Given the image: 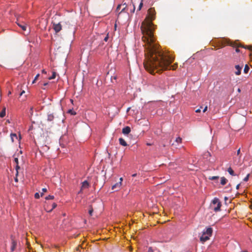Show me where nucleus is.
Returning <instances> with one entry per match:
<instances>
[{"mask_svg": "<svg viewBox=\"0 0 252 252\" xmlns=\"http://www.w3.org/2000/svg\"><path fill=\"white\" fill-rule=\"evenodd\" d=\"M145 68L151 74L161 73L163 70H175L177 63L171 65L174 58L168 54L164 53L156 43L145 48Z\"/></svg>", "mask_w": 252, "mask_h": 252, "instance_id": "1", "label": "nucleus"}, {"mask_svg": "<svg viewBox=\"0 0 252 252\" xmlns=\"http://www.w3.org/2000/svg\"><path fill=\"white\" fill-rule=\"evenodd\" d=\"M148 17L142 22L141 26L143 35L142 39L145 43V48L157 43L154 34L156 26L152 23V21L155 19L156 12L154 8H150L148 10Z\"/></svg>", "mask_w": 252, "mask_h": 252, "instance_id": "2", "label": "nucleus"}, {"mask_svg": "<svg viewBox=\"0 0 252 252\" xmlns=\"http://www.w3.org/2000/svg\"><path fill=\"white\" fill-rule=\"evenodd\" d=\"M212 204L214 205H216V206L214 207V210L215 212H218L220 210V207L221 206V202L220 201L218 198H215L212 201Z\"/></svg>", "mask_w": 252, "mask_h": 252, "instance_id": "3", "label": "nucleus"}, {"mask_svg": "<svg viewBox=\"0 0 252 252\" xmlns=\"http://www.w3.org/2000/svg\"><path fill=\"white\" fill-rule=\"evenodd\" d=\"M213 233V229L212 227H209L207 228L206 229L204 230L203 231L202 234L204 235H208L210 237L211 236Z\"/></svg>", "mask_w": 252, "mask_h": 252, "instance_id": "4", "label": "nucleus"}, {"mask_svg": "<svg viewBox=\"0 0 252 252\" xmlns=\"http://www.w3.org/2000/svg\"><path fill=\"white\" fill-rule=\"evenodd\" d=\"M53 29L56 32H58L62 30V26L60 23L55 24L54 23Z\"/></svg>", "mask_w": 252, "mask_h": 252, "instance_id": "5", "label": "nucleus"}, {"mask_svg": "<svg viewBox=\"0 0 252 252\" xmlns=\"http://www.w3.org/2000/svg\"><path fill=\"white\" fill-rule=\"evenodd\" d=\"M122 185V183H121V182L117 183L112 186V189L116 191L119 190L120 189Z\"/></svg>", "mask_w": 252, "mask_h": 252, "instance_id": "6", "label": "nucleus"}, {"mask_svg": "<svg viewBox=\"0 0 252 252\" xmlns=\"http://www.w3.org/2000/svg\"><path fill=\"white\" fill-rule=\"evenodd\" d=\"M16 246H17V242H16V241L15 240L13 239H12V240H11V248H10L11 252H13V251H15V249L16 248Z\"/></svg>", "mask_w": 252, "mask_h": 252, "instance_id": "7", "label": "nucleus"}, {"mask_svg": "<svg viewBox=\"0 0 252 252\" xmlns=\"http://www.w3.org/2000/svg\"><path fill=\"white\" fill-rule=\"evenodd\" d=\"M89 186H90L89 183L87 181H84L82 183V186H81V189L79 192H80L81 191V190L84 189L89 188Z\"/></svg>", "mask_w": 252, "mask_h": 252, "instance_id": "8", "label": "nucleus"}, {"mask_svg": "<svg viewBox=\"0 0 252 252\" xmlns=\"http://www.w3.org/2000/svg\"><path fill=\"white\" fill-rule=\"evenodd\" d=\"M228 44L230 46H232V47H236L237 48H236V49L235 50V51L236 52H237V53L240 52V50H239V49L238 48L239 47H242L241 45H237V44L233 43L232 42H229L228 43Z\"/></svg>", "mask_w": 252, "mask_h": 252, "instance_id": "9", "label": "nucleus"}, {"mask_svg": "<svg viewBox=\"0 0 252 252\" xmlns=\"http://www.w3.org/2000/svg\"><path fill=\"white\" fill-rule=\"evenodd\" d=\"M235 68L236 70V71L235 72V74L236 75H239L241 74L242 67L240 66L239 65H236L235 66Z\"/></svg>", "mask_w": 252, "mask_h": 252, "instance_id": "10", "label": "nucleus"}, {"mask_svg": "<svg viewBox=\"0 0 252 252\" xmlns=\"http://www.w3.org/2000/svg\"><path fill=\"white\" fill-rule=\"evenodd\" d=\"M131 129L129 126H126L122 129V132L124 134H128L130 132Z\"/></svg>", "mask_w": 252, "mask_h": 252, "instance_id": "11", "label": "nucleus"}, {"mask_svg": "<svg viewBox=\"0 0 252 252\" xmlns=\"http://www.w3.org/2000/svg\"><path fill=\"white\" fill-rule=\"evenodd\" d=\"M210 237L208 235H204L202 234V236L200 238V240L201 242L203 243V242H205L206 241L208 240L209 239Z\"/></svg>", "mask_w": 252, "mask_h": 252, "instance_id": "12", "label": "nucleus"}, {"mask_svg": "<svg viewBox=\"0 0 252 252\" xmlns=\"http://www.w3.org/2000/svg\"><path fill=\"white\" fill-rule=\"evenodd\" d=\"M122 6H124V7L122 8V9L121 10V11L120 12H119V13L118 14V17H119L120 14L122 12H127V9H126V8H127V5L126 4V3L122 4Z\"/></svg>", "mask_w": 252, "mask_h": 252, "instance_id": "13", "label": "nucleus"}, {"mask_svg": "<svg viewBox=\"0 0 252 252\" xmlns=\"http://www.w3.org/2000/svg\"><path fill=\"white\" fill-rule=\"evenodd\" d=\"M17 25L22 29L23 31H26L27 29V25L25 23L20 24L17 23Z\"/></svg>", "mask_w": 252, "mask_h": 252, "instance_id": "14", "label": "nucleus"}, {"mask_svg": "<svg viewBox=\"0 0 252 252\" xmlns=\"http://www.w3.org/2000/svg\"><path fill=\"white\" fill-rule=\"evenodd\" d=\"M119 143L120 144L123 146H127V143L126 142V141L122 138H120L119 139Z\"/></svg>", "mask_w": 252, "mask_h": 252, "instance_id": "15", "label": "nucleus"}, {"mask_svg": "<svg viewBox=\"0 0 252 252\" xmlns=\"http://www.w3.org/2000/svg\"><path fill=\"white\" fill-rule=\"evenodd\" d=\"M54 119V116L52 114H48L47 116V121L52 122Z\"/></svg>", "mask_w": 252, "mask_h": 252, "instance_id": "16", "label": "nucleus"}, {"mask_svg": "<svg viewBox=\"0 0 252 252\" xmlns=\"http://www.w3.org/2000/svg\"><path fill=\"white\" fill-rule=\"evenodd\" d=\"M11 140L12 142H14L16 139H17V136L15 133H11L10 135Z\"/></svg>", "mask_w": 252, "mask_h": 252, "instance_id": "17", "label": "nucleus"}, {"mask_svg": "<svg viewBox=\"0 0 252 252\" xmlns=\"http://www.w3.org/2000/svg\"><path fill=\"white\" fill-rule=\"evenodd\" d=\"M227 180L224 177H222L221 178L220 184L222 185H225L227 183Z\"/></svg>", "mask_w": 252, "mask_h": 252, "instance_id": "18", "label": "nucleus"}, {"mask_svg": "<svg viewBox=\"0 0 252 252\" xmlns=\"http://www.w3.org/2000/svg\"><path fill=\"white\" fill-rule=\"evenodd\" d=\"M6 108L4 107L0 113V117L3 118L5 116Z\"/></svg>", "mask_w": 252, "mask_h": 252, "instance_id": "19", "label": "nucleus"}, {"mask_svg": "<svg viewBox=\"0 0 252 252\" xmlns=\"http://www.w3.org/2000/svg\"><path fill=\"white\" fill-rule=\"evenodd\" d=\"M228 172L232 176H235L236 174H235L234 171L231 167H229L227 169Z\"/></svg>", "mask_w": 252, "mask_h": 252, "instance_id": "20", "label": "nucleus"}, {"mask_svg": "<svg viewBox=\"0 0 252 252\" xmlns=\"http://www.w3.org/2000/svg\"><path fill=\"white\" fill-rule=\"evenodd\" d=\"M93 211H94V209H93L92 205H90L89 206V214L90 216H92L93 215Z\"/></svg>", "mask_w": 252, "mask_h": 252, "instance_id": "21", "label": "nucleus"}, {"mask_svg": "<svg viewBox=\"0 0 252 252\" xmlns=\"http://www.w3.org/2000/svg\"><path fill=\"white\" fill-rule=\"evenodd\" d=\"M249 67L248 66V65L246 64L245 66V67H244V72L245 73H247L249 70Z\"/></svg>", "mask_w": 252, "mask_h": 252, "instance_id": "22", "label": "nucleus"}, {"mask_svg": "<svg viewBox=\"0 0 252 252\" xmlns=\"http://www.w3.org/2000/svg\"><path fill=\"white\" fill-rule=\"evenodd\" d=\"M56 73L54 71L52 72V75L49 78V80L54 79L56 78Z\"/></svg>", "mask_w": 252, "mask_h": 252, "instance_id": "23", "label": "nucleus"}, {"mask_svg": "<svg viewBox=\"0 0 252 252\" xmlns=\"http://www.w3.org/2000/svg\"><path fill=\"white\" fill-rule=\"evenodd\" d=\"M219 178V176H211L209 177V179L210 180H215Z\"/></svg>", "mask_w": 252, "mask_h": 252, "instance_id": "24", "label": "nucleus"}, {"mask_svg": "<svg viewBox=\"0 0 252 252\" xmlns=\"http://www.w3.org/2000/svg\"><path fill=\"white\" fill-rule=\"evenodd\" d=\"M54 198V196L53 195H49L47 197H46L45 199L46 200H52Z\"/></svg>", "mask_w": 252, "mask_h": 252, "instance_id": "25", "label": "nucleus"}, {"mask_svg": "<svg viewBox=\"0 0 252 252\" xmlns=\"http://www.w3.org/2000/svg\"><path fill=\"white\" fill-rule=\"evenodd\" d=\"M176 142L178 143H181L182 142V138L180 137H177L176 139Z\"/></svg>", "mask_w": 252, "mask_h": 252, "instance_id": "26", "label": "nucleus"}, {"mask_svg": "<svg viewBox=\"0 0 252 252\" xmlns=\"http://www.w3.org/2000/svg\"><path fill=\"white\" fill-rule=\"evenodd\" d=\"M20 169V166H19L18 164H16V176H17L18 174V170Z\"/></svg>", "mask_w": 252, "mask_h": 252, "instance_id": "27", "label": "nucleus"}, {"mask_svg": "<svg viewBox=\"0 0 252 252\" xmlns=\"http://www.w3.org/2000/svg\"><path fill=\"white\" fill-rule=\"evenodd\" d=\"M39 74H37L35 76V78H34V80H33V81H32V84H34V83L35 82L36 80L38 79V77H39Z\"/></svg>", "mask_w": 252, "mask_h": 252, "instance_id": "28", "label": "nucleus"}, {"mask_svg": "<svg viewBox=\"0 0 252 252\" xmlns=\"http://www.w3.org/2000/svg\"><path fill=\"white\" fill-rule=\"evenodd\" d=\"M122 6V4H119L117 8H116V12L119 13V11L120 10L121 6Z\"/></svg>", "mask_w": 252, "mask_h": 252, "instance_id": "29", "label": "nucleus"}, {"mask_svg": "<svg viewBox=\"0 0 252 252\" xmlns=\"http://www.w3.org/2000/svg\"><path fill=\"white\" fill-rule=\"evenodd\" d=\"M42 192H41V196H42L43 195L44 192H46L47 191V189L46 188H43L42 189Z\"/></svg>", "mask_w": 252, "mask_h": 252, "instance_id": "30", "label": "nucleus"}, {"mask_svg": "<svg viewBox=\"0 0 252 252\" xmlns=\"http://www.w3.org/2000/svg\"><path fill=\"white\" fill-rule=\"evenodd\" d=\"M142 6H143V0H142L139 5L138 10H140Z\"/></svg>", "mask_w": 252, "mask_h": 252, "instance_id": "31", "label": "nucleus"}, {"mask_svg": "<svg viewBox=\"0 0 252 252\" xmlns=\"http://www.w3.org/2000/svg\"><path fill=\"white\" fill-rule=\"evenodd\" d=\"M249 176H250V174H248L246 177H245L244 179V181L245 182H247L249 180Z\"/></svg>", "mask_w": 252, "mask_h": 252, "instance_id": "32", "label": "nucleus"}, {"mask_svg": "<svg viewBox=\"0 0 252 252\" xmlns=\"http://www.w3.org/2000/svg\"><path fill=\"white\" fill-rule=\"evenodd\" d=\"M34 197L36 199H38L40 197L39 194L38 192H36L34 194Z\"/></svg>", "mask_w": 252, "mask_h": 252, "instance_id": "33", "label": "nucleus"}, {"mask_svg": "<svg viewBox=\"0 0 252 252\" xmlns=\"http://www.w3.org/2000/svg\"><path fill=\"white\" fill-rule=\"evenodd\" d=\"M68 113H71L72 115H75L76 113L73 111L72 110H68Z\"/></svg>", "mask_w": 252, "mask_h": 252, "instance_id": "34", "label": "nucleus"}, {"mask_svg": "<svg viewBox=\"0 0 252 252\" xmlns=\"http://www.w3.org/2000/svg\"><path fill=\"white\" fill-rule=\"evenodd\" d=\"M14 162L16 163V164H18V158H14Z\"/></svg>", "mask_w": 252, "mask_h": 252, "instance_id": "35", "label": "nucleus"}, {"mask_svg": "<svg viewBox=\"0 0 252 252\" xmlns=\"http://www.w3.org/2000/svg\"><path fill=\"white\" fill-rule=\"evenodd\" d=\"M108 34H107V35L105 37V38H104V40L105 41V42H107L108 39Z\"/></svg>", "mask_w": 252, "mask_h": 252, "instance_id": "36", "label": "nucleus"}, {"mask_svg": "<svg viewBox=\"0 0 252 252\" xmlns=\"http://www.w3.org/2000/svg\"><path fill=\"white\" fill-rule=\"evenodd\" d=\"M147 252H154V251H153V249L152 248V247H150L148 249V251Z\"/></svg>", "mask_w": 252, "mask_h": 252, "instance_id": "37", "label": "nucleus"}, {"mask_svg": "<svg viewBox=\"0 0 252 252\" xmlns=\"http://www.w3.org/2000/svg\"><path fill=\"white\" fill-rule=\"evenodd\" d=\"M57 207V204L55 203H54L53 204H52V209L55 208L56 207Z\"/></svg>", "mask_w": 252, "mask_h": 252, "instance_id": "38", "label": "nucleus"}, {"mask_svg": "<svg viewBox=\"0 0 252 252\" xmlns=\"http://www.w3.org/2000/svg\"><path fill=\"white\" fill-rule=\"evenodd\" d=\"M132 6H133V9H132L131 12L134 13V11H135V5L134 4H132Z\"/></svg>", "mask_w": 252, "mask_h": 252, "instance_id": "39", "label": "nucleus"}, {"mask_svg": "<svg viewBox=\"0 0 252 252\" xmlns=\"http://www.w3.org/2000/svg\"><path fill=\"white\" fill-rule=\"evenodd\" d=\"M207 109H208V107L207 106H205V108H204V109L203 110V112H205L207 110Z\"/></svg>", "mask_w": 252, "mask_h": 252, "instance_id": "40", "label": "nucleus"}, {"mask_svg": "<svg viewBox=\"0 0 252 252\" xmlns=\"http://www.w3.org/2000/svg\"><path fill=\"white\" fill-rule=\"evenodd\" d=\"M240 154V148H239L237 151V155H239Z\"/></svg>", "mask_w": 252, "mask_h": 252, "instance_id": "41", "label": "nucleus"}, {"mask_svg": "<svg viewBox=\"0 0 252 252\" xmlns=\"http://www.w3.org/2000/svg\"><path fill=\"white\" fill-rule=\"evenodd\" d=\"M200 111H201L200 108H199V109H196V110H195V112H196V113H199V112H200Z\"/></svg>", "mask_w": 252, "mask_h": 252, "instance_id": "42", "label": "nucleus"}, {"mask_svg": "<svg viewBox=\"0 0 252 252\" xmlns=\"http://www.w3.org/2000/svg\"><path fill=\"white\" fill-rule=\"evenodd\" d=\"M240 184H238V185L236 186V189H239V187H240Z\"/></svg>", "mask_w": 252, "mask_h": 252, "instance_id": "43", "label": "nucleus"}, {"mask_svg": "<svg viewBox=\"0 0 252 252\" xmlns=\"http://www.w3.org/2000/svg\"><path fill=\"white\" fill-rule=\"evenodd\" d=\"M155 86H157L158 84V81H156L155 83Z\"/></svg>", "mask_w": 252, "mask_h": 252, "instance_id": "44", "label": "nucleus"}, {"mask_svg": "<svg viewBox=\"0 0 252 252\" xmlns=\"http://www.w3.org/2000/svg\"><path fill=\"white\" fill-rule=\"evenodd\" d=\"M25 93L24 91H23L20 94V95H22L23 94H24Z\"/></svg>", "mask_w": 252, "mask_h": 252, "instance_id": "45", "label": "nucleus"}, {"mask_svg": "<svg viewBox=\"0 0 252 252\" xmlns=\"http://www.w3.org/2000/svg\"><path fill=\"white\" fill-rule=\"evenodd\" d=\"M123 178L121 177L120 178V182H121V183H122V181H123Z\"/></svg>", "mask_w": 252, "mask_h": 252, "instance_id": "46", "label": "nucleus"}, {"mask_svg": "<svg viewBox=\"0 0 252 252\" xmlns=\"http://www.w3.org/2000/svg\"><path fill=\"white\" fill-rule=\"evenodd\" d=\"M42 72L43 73H45V74H46V71L44 69H43V70H42Z\"/></svg>", "mask_w": 252, "mask_h": 252, "instance_id": "47", "label": "nucleus"}, {"mask_svg": "<svg viewBox=\"0 0 252 252\" xmlns=\"http://www.w3.org/2000/svg\"><path fill=\"white\" fill-rule=\"evenodd\" d=\"M136 175H137V174L135 173V174H133L132 175V177H135V176H136Z\"/></svg>", "mask_w": 252, "mask_h": 252, "instance_id": "48", "label": "nucleus"}, {"mask_svg": "<svg viewBox=\"0 0 252 252\" xmlns=\"http://www.w3.org/2000/svg\"><path fill=\"white\" fill-rule=\"evenodd\" d=\"M15 182H18V179H17V177H16V178H15Z\"/></svg>", "mask_w": 252, "mask_h": 252, "instance_id": "49", "label": "nucleus"}, {"mask_svg": "<svg viewBox=\"0 0 252 252\" xmlns=\"http://www.w3.org/2000/svg\"><path fill=\"white\" fill-rule=\"evenodd\" d=\"M48 84V83H46L44 84V86H46Z\"/></svg>", "mask_w": 252, "mask_h": 252, "instance_id": "50", "label": "nucleus"}, {"mask_svg": "<svg viewBox=\"0 0 252 252\" xmlns=\"http://www.w3.org/2000/svg\"><path fill=\"white\" fill-rule=\"evenodd\" d=\"M147 145H148V146H151V144L147 143Z\"/></svg>", "mask_w": 252, "mask_h": 252, "instance_id": "51", "label": "nucleus"}, {"mask_svg": "<svg viewBox=\"0 0 252 252\" xmlns=\"http://www.w3.org/2000/svg\"><path fill=\"white\" fill-rule=\"evenodd\" d=\"M238 91L239 92H240V89H238Z\"/></svg>", "mask_w": 252, "mask_h": 252, "instance_id": "52", "label": "nucleus"}, {"mask_svg": "<svg viewBox=\"0 0 252 252\" xmlns=\"http://www.w3.org/2000/svg\"><path fill=\"white\" fill-rule=\"evenodd\" d=\"M249 50H251V48H249Z\"/></svg>", "mask_w": 252, "mask_h": 252, "instance_id": "53", "label": "nucleus"}, {"mask_svg": "<svg viewBox=\"0 0 252 252\" xmlns=\"http://www.w3.org/2000/svg\"><path fill=\"white\" fill-rule=\"evenodd\" d=\"M227 199V197H225V199L226 200V199Z\"/></svg>", "mask_w": 252, "mask_h": 252, "instance_id": "54", "label": "nucleus"}]
</instances>
